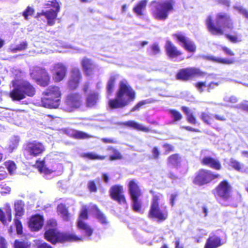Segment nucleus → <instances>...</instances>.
<instances>
[{"instance_id":"f257e3e1","label":"nucleus","mask_w":248,"mask_h":248,"mask_svg":"<svg viewBox=\"0 0 248 248\" xmlns=\"http://www.w3.org/2000/svg\"><path fill=\"white\" fill-rule=\"evenodd\" d=\"M136 97L135 91L125 79L122 80L116 92L115 97L109 100L108 105L111 109L123 108L133 102Z\"/></svg>"},{"instance_id":"f03ea898","label":"nucleus","mask_w":248,"mask_h":248,"mask_svg":"<svg viewBox=\"0 0 248 248\" xmlns=\"http://www.w3.org/2000/svg\"><path fill=\"white\" fill-rule=\"evenodd\" d=\"M215 21L216 25L211 16H208L205 20L207 29L212 34L222 35L224 30H232L233 28L232 20L230 15L227 13L220 12L217 14Z\"/></svg>"},{"instance_id":"7ed1b4c3","label":"nucleus","mask_w":248,"mask_h":248,"mask_svg":"<svg viewBox=\"0 0 248 248\" xmlns=\"http://www.w3.org/2000/svg\"><path fill=\"white\" fill-rule=\"evenodd\" d=\"M44 238L52 244L57 243H63L67 242H76L82 240L81 237L67 232H61L57 229H46L44 234Z\"/></svg>"},{"instance_id":"20e7f679","label":"nucleus","mask_w":248,"mask_h":248,"mask_svg":"<svg viewBox=\"0 0 248 248\" xmlns=\"http://www.w3.org/2000/svg\"><path fill=\"white\" fill-rule=\"evenodd\" d=\"M41 101L43 106L49 108H57L60 105L62 96L60 88L52 85L46 89L42 93Z\"/></svg>"},{"instance_id":"39448f33","label":"nucleus","mask_w":248,"mask_h":248,"mask_svg":"<svg viewBox=\"0 0 248 248\" xmlns=\"http://www.w3.org/2000/svg\"><path fill=\"white\" fill-rule=\"evenodd\" d=\"M128 193L132 201V207L135 212H140L142 206L141 197L143 192L139 182L135 179L130 180L127 185Z\"/></svg>"},{"instance_id":"423d86ee","label":"nucleus","mask_w":248,"mask_h":248,"mask_svg":"<svg viewBox=\"0 0 248 248\" xmlns=\"http://www.w3.org/2000/svg\"><path fill=\"white\" fill-rule=\"evenodd\" d=\"M46 151L44 145L37 140L26 142L23 149V154L27 159H32L41 155Z\"/></svg>"},{"instance_id":"0eeeda50","label":"nucleus","mask_w":248,"mask_h":248,"mask_svg":"<svg viewBox=\"0 0 248 248\" xmlns=\"http://www.w3.org/2000/svg\"><path fill=\"white\" fill-rule=\"evenodd\" d=\"M175 4L174 0H160L156 7V19L166 20L169 14L173 11Z\"/></svg>"},{"instance_id":"6e6552de","label":"nucleus","mask_w":248,"mask_h":248,"mask_svg":"<svg viewBox=\"0 0 248 248\" xmlns=\"http://www.w3.org/2000/svg\"><path fill=\"white\" fill-rule=\"evenodd\" d=\"M46 8L52 7L54 9L44 11V16L47 20V24L49 26H53L55 23L58 14L60 11V6L57 0L48 1L45 4Z\"/></svg>"},{"instance_id":"1a4fd4ad","label":"nucleus","mask_w":248,"mask_h":248,"mask_svg":"<svg viewBox=\"0 0 248 248\" xmlns=\"http://www.w3.org/2000/svg\"><path fill=\"white\" fill-rule=\"evenodd\" d=\"M65 104L70 111L81 108L84 105V101L81 94L72 93L68 94L65 98Z\"/></svg>"},{"instance_id":"9d476101","label":"nucleus","mask_w":248,"mask_h":248,"mask_svg":"<svg viewBox=\"0 0 248 248\" xmlns=\"http://www.w3.org/2000/svg\"><path fill=\"white\" fill-rule=\"evenodd\" d=\"M219 177L220 175L218 174L214 173L209 170L202 169L199 171L194 180V183L200 186L204 185Z\"/></svg>"},{"instance_id":"9b49d317","label":"nucleus","mask_w":248,"mask_h":248,"mask_svg":"<svg viewBox=\"0 0 248 248\" xmlns=\"http://www.w3.org/2000/svg\"><path fill=\"white\" fill-rule=\"evenodd\" d=\"M111 199L119 204H126V199L124 194L123 186L121 185L112 186L109 190Z\"/></svg>"},{"instance_id":"f8f14e48","label":"nucleus","mask_w":248,"mask_h":248,"mask_svg":"<svg viewBox=\"0 0 248 248\" xmlns=\"http://www.w3.org/2000/svg\"><path fill=\"white\" fill-rule=\"evenodd\" d=\"M51 71L54 82H60L65 78L67 69L65 64L61 62H58L53 65Z\"/></svg>"},{"instance_id":"ddd939ff","label":"nucleus","mask_w":248,"mask_h":248,"mask_svg":"<svg viewBox=\"0 0 248 248\" xmlns=\"http://www.w3.org/2000/svg\"><path fill=\"white\" fill-rule=\"evenodd\" d=\"M173 36L180 43L187 51L194 52L196 51V46L191 40L186 37L183 33L178 32L173 35Z\"/></svg>"},{"instance_id":"4468645a","label":"nucleus","mask_w":248,"mask_h":248,"mask_svg":"<svg viewBox=\"0 0 248 248\" xmlns=\"http://www.w3.org/2000/svg\"><path fill=\"white\" fill-rule=\"evenodd\" d=\"M82 79V75L80 70L74 67L71 71V75L69 79L67 85L70 90H75L78 86Z\"/></svg>"},{"instance_id":"2eb2a0df","label":"nucleus","mask_w":248,"mask_h":248,"mask_svg":"<svg viewBox=\"0 0 248 248\" xmlns=\"http://www.w3.org/2000/svg\"><path fill=\"white\" fill-rule=\"evenodd\" d=\"M199 69L191 67L181 70L177 74L176 77L179 79L186 80L189 78L201 75Z\"/></svg>"},{"instance_id":"dca6fc26","label":"nucleus","mask_w":248,"mask_h":248,"mask_svg":"<svg viewBox=\"0 0 248 248\" xmlns=\"http://www.w3.org/2000/svg\"><path fill=\"white\" fill-rule=\"evenodd\" d=\"M231 187L227 181H223L220 183L215 189V195L227 199L230 195Z\"/></svg>"},{"instance_id":"f3484780","label":"nucleus","mask_w":248,"mask_h":248,"mask_svg":"<svg viewBox=\"0 0 248 248\" xmlns=\"http://www.w3.org/2000/svg\"><path fill=\"white\" fill-rule=\"evenodd\" d=\"M37 77L35 81L39 86L45 87L47 86L50 82V77L44 68H40L37 71Z\"/></svg>"},{"instance_id":"a211bd4d","label":"nucleus","mask_w":248,"mask_h":248,"mask_svg":"<svg viewBox=\"0 0 248 248\" xmlns=\"http://www.w3.org/2000/svg\"><path fill=\"white\" fill-rule=\"evenodd\" d=\"M44 219L43 216L35 214L32 216L29 222V226L32 231H38L43 226Z\"/></svg>"},{"instance_id":"6ab92c4d","label":"nucleus","mask_w":248,"mask_h":248,"mask_svg":"<svg viewBox=\"0 0 248 248\" xmlns=\"http://www.w3.org/2000/svg\"><path fill=\"white\" fill-rule=\"evenodd\" d=\"M81 64L86 76H89L93 73L95 65L91 59L83 58L81 61Z\"/></svg>"},{"instance_id":"aec40b11","label":"nucleus","mask_w":248,"mask_h":248,"mask_svg":"<svg viewBox=\"0 0 248 248\" xmlns=\"http://www.w3.org/2000/svg\"><path fill=\"white\" fill-rule=\"evenodd\" d=\"M65 132L69 137L76 139H87L92 137L85 132L72 128L67 129Z\"/></svg>"},{"instance_id":"412c9836","label":"nucleus","mask_w":248,"mask_h":248,"mask_svg":"<svg viewBox=\"0 0 248 248\" xmlns=\"http://www.w3.org/2000/svg\"><path fill=\"white\" fill-rule=\"evenodd\" d=\"M19 84L25 98L26 96L32 97L35 94L36 89L29 82L24 81Z\"/></svg>"},{"instance_id":"4be33fe9","label":"nucleus","mask_w":248,"mask_h":248,"mask_svg":"<svg viewBox=\"0 0 248 248\" xmlns=\"http://www.w3.org/2000/svg\"><path fill=\"white\" fill-rule=\"evenodd\" d=\"M165 48L167 55L171 59L176 58L182 54L181 52L169 40L167 41Z\"/></svg>"},{"instance_id":"5701e85b","label":"nucleus","mask_w":248,"mask_h":248,"mask_svg":"<svg viewBox=\"0 0 248 248\" xmlns=\"http://www.w3.org/2000/svg\"><path fill=\"white\" fill-rule=\"evenodd\" d=\"M12 219V209L10 207L4 209L0 208V221L4 225H7Z\"/></svg>"},{"instance_id":"b1692460","label":"nucleus","mask_w":248,"mask_h":248,"mask_svg":"<svg viewBox=\"0 0 248 248\" xmlns=\"http://www.w3.org/2000/svg\"><path fill=\"white\" fill-rule=\"evenodd\" d=\"M222 244L221 238L216 235H213L209 236L207 239L204 248H217Z\"/></svg>"},{"instance_id":"393cba45","label":"nucleus","mask_w":248,"mask_h":248,"mask_svg":"<svg viewBox=\"0 0 248 248\" xmlns=\"http://www.w3.org/2000/svg\"><path fill=\"white\" fill-rule=\"evenodd\" d=\"M9 96L13 101H20L25 98L19 84L14 87L9 93Z\"/></svg>"},{"instance_id":"a878e982","label":"nucleus","mask_w":248,"mask_h":248,"mask_svg":"<svg viewBox=\"0 0 248 248\" xmlns=\"http://www.w3.org/2000/svg\"><path fill=\"white\" fill-rule=\"evenodd\" d=\"M98 100V93L95 92H91L86 97V106L87 108H93L96 105Z\"/></svg>"},{"instance_id":"bb28decb","label":"nucleus","mask_w":248,"mask_h":248,"mask_svg":"<svg viewBox=\"0 0 248 248\" xmlns=\"http://www.w3.org/2000/svg\"><path fill=\"white\" fill-rule=\"evenodd\" d=\"M156 196V202L157 201ZM156 202V221L160 222L164 221L167 218L168 211L165 207H158Z\"/></svg>"},{"instance_id":"cd10ccee","label":"nucleus","mask_w":248,"mask_h":248,"mask_svg":"<svg viewBox=\"0 0 248 248\" xmlns=\"http://www.w3.org/2000/svg\"><path fill=\"white\" fill-rule=\"evenodd\" d=\"M202 163L216 170H219L221 168V165L218 160L210 156L203 157Z\"/></svg>"},{"instance_id":"c85d7f7f","label":"nucleus","mask_w":248,"mask_h":248,"mask_svg":"<svg viewBox=\"0 0 248 248\" xmlns=\"http://www.w3.org/2000/svg\"><path fill=\"white\" fill-rule=\"evenodd\" d=\"M147 3V0H141L134 6L133 11L137 16H140L144 15Z\"/></svg>"},{"instance_id":"c756f323","label":"nucleus","mask_w":248,"mask_h":248,"mask_svg":"<svg viewBox=\"0 0 248 248\" xmlns=\"http://www.w3.org/2000/svg\"><path fill=\"white\" fill-rule=\"evenodd\" d=\"M25 203L22 200H17L14 204V210L15 211V217H19L24 215Z\"/></svg>"},{"instance_id":"7c9ffc66","label":"nucleus","mask_w":248,"mask_h":248,"mask_svg":"<svg viewBox=\"0 0 248 248\" xmlns=\"http://www.w3.org/2000/svg\"><path fill=\"white\" fill-rule=\"evenodd\" d=\"M77 227L79 230L84 231L87 236H91L93 233V229L84 221L77 222Z\"/></svg>"},{"instance_id":"2f4dec72","label":"nucleus","mask_w":248,"mask_h":248,"mask_svg":"<svg viewBox=\"0 0 248 248\" xmlns=\"http://www.w3.org/2000/svg\"><path fill=\"white\" fill-rule=\"evenodd\" d=\"M57 210L58 214L61 215L63 220L65 221L70 220V214L68 208L64 204H59L57 207Z\"/></svg>"},{"instance_id":"473e14b6","label":"nucleus","mask_w":248,"mask_h":248,"mask_svg":"<svg viewBox=\"0 0 248 248\" xmlns=\"http://www.w3.org/2000/svg\"><path fill=\"white\" fill-rule=\"evenodd\" d=\"M118 75H115L110 77L107 84V93L108 95L112 94L115 85Z\"/></svg>"},{"instance_id":"72a5a7b5","label":"nucleus","mask_w":248,"mask_h":248,"mask_svg":"<svg viewBox=\"0 0 248 248\" xmlns=\"http://www.w3.org/2000/svg\"><path fill=\"white\" fill-rule=\"evenodd\" d=\"M181 162V157L177 154H173L170 156L167 160L168 165L169 166L176 168Z\"/></svg>"},{"instance_id":"f704fd0d","label":"nucleus","mask_w":248,"mask_h":248,"mask_svg":"<svg viewBox=\"0 0 248 248\" xmlns=\"http://www.w3.org/2000/svg\"><path fill=\"white\" fill-rule=\"evenodd\" d=\"M93 209L95 211V217L102 224H107L108 223L107 217L105 214L100 211L96 205L93 206Z\"/></svg>"},{"instance_id":"c9c22d12","label":"nucleus","mask_w":248,"mask_h":248,"mask_svg":"<svg viewBox=\"0 0 248 248\" xmlns=\"http://www.w3.org/2000/svg\"><path fill=\"white\" fill-rule=\"evenodd\" d=\"M124 124L126 126L132 127L140 131H147L149 130L147 127H144L141 124H140L134 121H127L125 122Z\"/></svg>"},{"instance_id":"e433bc0d","label":"nucleus","mask_w":248,"mask_h":248,"mask_svg":"<svg viewBox=\"0 0 248 248\" xmlns=\"http://www.w3.org/2000/svg\"><path fill=\"white\" fill-rule=\"evenodd\" d=\"M81 156L93 160H104L106 157L105 155H100L92 152L83 153L81 155Z\"/></svg>"},{"instance_id":"4c0bfd02","label":"nucleus","mask_w":248,"mask_h":248,"mask_svg":"<svg viewBox=\"0 0 248 248\" xmlns=\"http://www.w3.org/2000/svg\"><path fill=\"white\" fill-rule=\"evenodd\" d=\"M31 243L25 240L16 239L14 241V248H31Z\"/></svg>"},{"instance_id":"58836bf2","label":"nucleus","mask_w":248,"mask_h":248,"mask_svg":"<svg viewBox=\"0 0 248 248\" xmlns=\"http://www.w3.org/2000/svg\"><path fill=\"white\" fill-rule=\"evenodd\" d=\"M4 165L9 173L13 175L16 169V165L14 161L7 160L4 162Z\"/></svg>"},{"instance_id":"ea45409f","label":"nucleus","mask_w":248,"mask_h":248,"mask_svg":"<svg viewBox=\"0 0 248 248\" xmlns=\"http://www.w3.org/2000/svg\"><path fill=\"white\" fill-rule=\"evenodd\" d=\"M28 43L26 41H22L15 47H11L10 51L12 53H16L17 51H22L27 48Z\"/></svg>"},{"instance_id":"a19ab883","label":"nucleus","mask_w":248,"mask_h":248,"mask_svg":"<svg viewBox=\"0 0 248 248\" xmlns=\"http://www.w3.org/2000/svg\"><path fill=\"white\" fill-rule=\"evenodd\" d=\"M88 209L86 206L82 207V209L79 213V217L77 222L80 221H84L83 220L88 219Z\"/></svg>"},{"instance_id":"79ce46f5","label":"nucleus","mask_w":248,"mask_h":248,"mask_svg":"<svg viewBox=\"0 0 248 248\" xmlns=\"http://www.w3.org/2000/svg\"><path fill=\"white\" fill-rule=\"evenodd\" d=\"M108 150L112 151L113 153H114L113 155H110L109 156V159L110 160L113 161L117 159H121L122 158V155L118 150L112 147H109L108 148Z\"/></svg>"},{"instance_id":"37998d69","label":"nucleus","mask_w":248,"mask_h":248,"mask_svg":"<svg viewBox=\"0 0 248 248\" xmlns=\"http://www.w3.org/2000/svg\"><path fill=\"white\" fill-rule=\"evenodd\" d=\"M201 118L205 123L210 124L213 121V115L209 113L202 112Z\"/></svg>"},{"instance_id":"c03bdc74","label":"nucleus","mask_w":248,"mask_h":248,"mask_svg":"<svg viewBox=\"0 0 248 248\" xmlns=\"http://www.w3.org/2000/svg\"><path fill=\"white\" fill-rule=\"evenodd\" d=\"M170 117L173 120L174 122L180 121L182 118V114L178 111L175 109H170L168 111Z\"/></svg>"},{"instance_id":"a18cd8bd","label":"nucleus","mask_w":248,"mask_h":248,"mask_svg":"<svg viewBox=\"0 0 248 248\" xmlns=\"http://www.w3.org/2000/svg\"><path fill=\"white\" fill-rule=\"evenodd\" d=\"M34 13V9L32 7L28 6L22 12V15L26 20H28L29 18V16H32Z\"/></svg>"},{"instance_id":"49530a36","label":"nucleus","mask_w":248,"mask_h":248,"mask_svg":"<svg viewBox=\"0 0 248 248\" xmlns=\"http://www.w3.org/2000/svg\"><path fill=\"white\" fill-rule=\"evenodd\" d=\"M233 8L238 11V12L248 19V11L243 6L239 5H235L233 6Z\"/></svg>"},{"instance_id":"de8ad7c7","label":"nucleus","mask_w":248,"mask_h":248,"mask_svg":"<svg viewBox=\"0 0 248 248\" xmlns=\"http://www.w3.org/2000/svg\"><path fill=\"white\" fill-rule=\"evenodd\" d=\"M14 222L16 228V233L18 234H21L22 233V225L18 217H15L14 218Z\"/></svg>"},{"instance_id":"09e8293b","label":"nucleus","mask_w":248,"mask_h":248,"mask_svg":"<svg viewBox=\"0 0 248 248\" xmlns=\"http://www.w3.org/2000/svg\"><path fill=\"white\" fill-rule=\"evenodd\" d=\"M19 139L17 136H14L12 137L10 140L9 147L14 149L17 148L19 144Z\"/></svg>"},{"instance_id":"8fccbe9b","label":"nucleus","mask_w":248,"mask_h":248,"mask_svg":"<svg viewBox=\"0 0 248 248\" xmlns=\"http://www.w3.org/2000/svg\"><path fill=\"white\" fill-rule=\"evenodd\" d=\"M210 59L219 62L221 63L224 64H232L233 62V61L232 60L230 59H222V58H215L214 57L211 56L210 58H209Z\"/></svg>"},{"instance_id":"3c124183","label":"nucleus","mask_w":248,"mask_h":248,"mask_svg":"<svg viewBox=\"0 0 248 248\" xmlns=\"http://www.w3.org/2000/svg\"><path fill=\"white\" fill-rule=\"evenodd\" d=\"M11 187L4 183L0 184V192L2 194H8L11 192Z\"/></svg>"},{"instance_id":"603ef678","label":"nucleus","mask_w":248,"mask_h":248,"mask_svg":"<svg viewBox=\"0 0 248 248\" xmlns=\"http://www.w3.org/2000/svg\"><path fill=\"white\" fill-rule=\"evenodd\" d=\"M147 103L146 100H141L137 103L134 106H133L131 109V111L134 112L136 111H139L142 107Z\"/></svg>"},{"instance_id":"864d4df0","label":"nucleus","mask_w":248,"mask_h":248,"mask_svg":"<svg viewBox=\"0 0 248 248\" xmlns=\"http://www.w3.org/2000/svg\"><path fill=\"white\" fill-rule=\"evenodd\" d=\"M88 188L91 192H96L97 187L94 181L91 180L88 183Z\"/></svg>"},{"instance_id":"5fc2aeb1","label":"nucleus","mask_w":248,"mask_h":248,"mask_svg":"<svg viewBox=\"0 0 248 248\" xmlns=\"http://www.w3.org/2000/svg\"><path fill=\"white\" fill-rule=\"evenodd\" d=\"M148 216L150 218L155 217V197L153 199L151 209Z\"/></svg>"},{"instance_id":"6e6d98bb","label":"nucleus","mask_w":248,"mask_h":248,"mask_svg":"<svg viewBox=\"0 0 248 248\" xmlns=\"http://www.w3.org/2000/svg\"><path fill=\"white\" fill-rule=\"evenodd\" d=\"M57 221L53 219H50L48 220H47L46 222V229H49V228H52V229H57Z\"/></svg>"},{"instance_id":"4d7b16f0","label":"nucleus","mask_w":248,"mask_h":248,"mask_svg":"<svg viewBox=\"0 0 248 248\" xmlns=\"http://www.w3.org/2000/svg\"><path fill=\"white\" fill-rule=\"evenodd\" d=\"M195 87L200 93L203 91V89L206 87L205 82H198L195 84Z\"/></svg>"},{"instance_id":"13d9d810","label":"nucleus","mask_w":248,"mask_h":248,"mask_svg":"<svg viewBox=\"0 0 248 248\" xmlns=\"http://www.w3.org/2000/svg\"><path fill=\"white\" fill-rule=\"evenodd\" d=\"M231 165L233 168L237 170H240L242 169L241 164L235 160H232L231 161Z\"/></svg>"},{"instance_id":"bf43d9fd","label":"nucleus","mask_w":248,"mask_h":248,"mask_svg":"<svg viewBox=\"0 0 248 248\" xmlns=\"http://www.w3.org/2000/svg\"><path fill=\"white\" fill-rule=\"evenodd\" d=\"M45 163V159L42 160H40L38 159L36 161V165H37V168H38L39 171H42V170L44 168Z\"/></svg>"},{"instance_id":"052dcab7","label":"nucleus","mask_w":248,"mask_h":248,"mask_svg":"<svg viewBox=\"0 0 248 248\" xmlns=\"http://www.w3.org/2000/svg\"><path fill=\"white\" fill-rule=\"evenodd\" d=\"M226 36L227 38L232 43H237L241 41V40L239 39L236 35L227 34Z\"/></svg>"},{"instance_id":"680f3d73","label":"nucleus","mask_w":248,"mask_h":248,"mask_svg":"<svg viewBox=\"0 0 248 248\" xmlns=\"http://www.w3.org/2000/svg\"><path fill=\"white\" fill-rule=\"evenodd\" d=\"M0 248H7L6 240L1 235H0Z\"/></svg>"},{"instance_id":"e2e57ef3","label":"nucleus","mask_w":248,"mask_h":248,"mask_svg":"<svg viewBox=\"0 0 248 248\" xmlns=\"http://www.w3.org/2000/svg\"><path fill=\"white\" fill-rule=\"evenodd\" d=\"M36 248H52V247L47 243L43 242L36 244Z\"/></svg>"},{"instance_id":"0e129e2a","label":"nucleus","mask_w":248,"mask_h":248,"mask_svg":"<svg viewBox=\"0 0 248 248\" xmlns=\"http://www.w3.org/2000/svg\"><path fill=\"white\" fill-rule=\"evenodd\" d=\"M224 100L227 102H229L231 103H235L237 102V99L236 97L232 96L230 97H225L224 98Z\"/></svg>"},{"instance_id":"69168bd1","label":"nucleus","mask_w":248,"mask_h":248,"mask_svg":"<svg viewBox=\"0 0 248 248\" xmlns=\"http://www.w3.org/2000/svg\"><path fill=\"white\" fill-rule=\"evenodd\" d=\"M187 120L189 123L192 124H195L196 123V120L192 113L187 116Z\"/></svg>"},{"instance_id":"338daca9","label":"nucleus","mask_w":248,"mask_h":248,"mask_svg":"<svg viewBox=\"0 0 248 248\" xmlns=\"http://www.w3.org/2000/svg\"><path fill=\"white\" fill-rule=\"evenodd\" d=\"M163 148L165 150V154H168L170 152L172 151L173 150V146L170 144H164L163 145Z\"/></svg>"},{"instance_id":"774afa93","label":"nucleus","mask_w":248,"mask_h":248,"mask_svg":"<svg viewBox=\"0 0 248 248\" xmlns=\"http://www.w3.org/2000/svg\"><path fill=\"white\" fill-rule=\"evenodd\" d=\"M102 141L106 143H114L115 142V140L112 139L108 138H102L101 139Z\"/></svg>"}]
</instances>
